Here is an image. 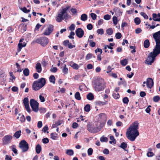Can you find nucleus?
<instances>
[{
    "label": "nucleus",
    "mask_w": 160,
    "mask_h": 160,
    "mask_svg": "<svg viewBox=\"0 0 160 160\" xmlns=\"http://www.w3.org/2000/svg\"><path fill=\"white\" fill-rule=\"evenodd\" d=\"M153 36L156 45L153 52L150 53L146 61V63L148 65H151L154 62L156 57L160 54V31L154 33Z\"/></svg>",
    "instance_id": "nucleus-1"
},
{
    "label": "nucleus",
    "mask_w": 160,
    "mask_h": 160,
    "mask_svg": "<svg viewBox=\"0 0 160 160\" xmlns=\"http://www.w3.org/2000/svg\"><path fill=\"white\" fill-rule=\"evenodd\" d=\"M138 123L136 122L131 124L127 129L126 135L127 138L132 141H134L136 137L139 135L138 130Z\"/></svg>",
    "instance_id": "nucleus-2"
},
{
    "label": "nucleus",
    "mask_w": 160,
    "mask_h": 160,
    "mask_svg": "<svg viewBox=\"0 0 160 160\" xmlns=\"http://www.w3.org/2000/svg\"><path fill=\"white\" fill-rule=\"evenodd\" d=\"M92 85L96 91L99 92L103 90L106 87L103 79L98 78L92 82Z\"/></svg>",
    "instance_id": "nucleus-3"
},
{
    "label": "nucleus",
    "mask_w": 160,
    "mask_h": 160,
    "mask_svg": "<svg viewBox=\"0 0 160 160\" xmlns=\"http://www.w3.org/2000/svg\"><path fill=\"white\" fill-rule=\"evenodd\" d=\"M46 80L44 78H41L35 81L32 85V88L35 91H37L43 87L46 84Z\"/></svg>",
    "instance_id": "nucleus-4"
},
{
    "label": "nucleus",
    "mask_w": 160,
    "mask_h": 160,
    "mask_svg": "<svg viewBox=\"0 0 160 160\" xmlns=\"http://www.w3.org/2000/svg\"><path fill=\"white\" fill-rule=\"evenodd\" d=\"M19 147L22 152H25L29 149L28 144L24 140H22L19 143Z\"/></svg>",
    "instance_id": "nucleus-5"
},
{
    "label": "nucleus",
    "mask_w": 160,
    "mask_h": 160,
    "mask_svg": "<svg viewBox=\"0 0 160 160\" xmlns=\"http://www.w3.org/2000/svg\"><path fill=\"white\" fill-rule=\"evenodd\" d=\"M87 129L90 132L92 133H96L100 131L102 128V127L99 128L98 127H95L94 125L88 124L87 125Z\"/></svg>",
    "instance_id": "nucleus-6"
},
{
    "label": "nucleus",
    "mask_w": 160,
    "mask_h": 160,
    "mask_svg": "<svg viewBox=\"0 0 160 160\" xmlns=\"http://www.w3.org/2000/svg\"><path fill=\"white\" fill-rule=\"evenodd\" d=\"M30 105L33 111L37 112L38 110V103L33 99H31L30 101Z\"/></svg>",
    "instance_id": "nucleus-7"
},
{
    "label": "nucleus",
    "mask_w": 160,
    "mask_h": 160,
    "mask_svg": "<svg viewBox=\"0 0 160 160\" xmlns=\"http://www.w3.org/2000/svg\"><path fill=\"white\" fill-rule=\"evenodd\" d=\"M53 30V26L52 25L50 24L47 28L43 34L45 36H49Z\"/></svg>",
    "instance_id": "nucleus-8"
},
{
    "label": "nucleus",
    "mask_w": 160,
    "mask_h": 160,
    "mask_svg": "<svg viewBox=\"0 0 160 160\" xmlns=\"http://www.w3.org/2000/svg\"><path fill=\"white\" fill-rule=\"evenodd\" d=\"M12 137L10 135H6L2 138L3 143L4 145H6L10 143L11 141Z\"/></svg>",
    "instance_id": "nucleus-9"
},
{
    "label": "nucleus",
    "mask_w": 160,
    "mask_h": 160,
    "mask_svg": "<svg viewBox=\"0 0 160 160\" xmlns=\"http://www.w3.org/2000/svg\"><path fill=\"white\" fill-rule=\"evenodd\" d=\"M64 13L62 11L58 13L57 16L56 18V20L57 22H60L64 19L63 15Z\"/></svg>",
    "instance_id": "nucleus-10"
},
{
    "label": "nucleus",
    "mask_w": 160,
    "mask_h": 160,
    "mask_svg": "<svg viewBox=\"0 0 160 160\" xmlns=\"http://www.w3.org/2000/svg\"><path fill=\"white\" fill-rule=\"evenodd\" d=\"M75 32L77 36L79 38H82L84 34L83 30L81 28H78L77 29Z\"/></svg>",
    "instance_id": "nucleus-11"
},
{
    "label": "nucleus",
    "mask_w": 160,
    "mask_h": 160,
    "mask_svg": "<svg viewBox=\"0 0 160 160\" xmlns=\"http://www.w3.org/2000/svg\"><path fill=\"white\" fill-rule=\"evenodd\" d=\"M23 102L27 111L29 112H30V109L29 105V101L28 98H25L23 99Z\"/></svg>",
    "instance_id": "nucleus-12"
},
{
    "label": "nucleus",
    "mask_w": 160,
    "mask_h": 160,
    "mask_svg": "<svg viewBox=\"0 0 160 160\" xmlns=\"http://www.w3.org/2000/svg\"><path fill=\"white\" fill-rule=\"evenodd\" d=\"M153 81L152 78H148L146 80V85L148 88H151L153 86Z\"/></svg>",
    "instance_id": "nucleus-13"
},
{
    "label": "nucleus",
    "mask_w": 160,
    "mask_h": 160,
    "mask_svg": "<svg viewBox=\"0 0 160 160\" xmlns=\"http://www.w3.org/2000/svg\"><path fill=\"white\" fill-rule=\"evenodd\" d=\"M42 42L41 45L42 46H45L46 45L48 44V39L46 37H42Z\"/></svg>",
    "instance_id": "nucleus-14"
},
{
    "label": "nucleus",
    "mask_w": 160,
    "mask_h": 160,
    "mask_svg": "<svg viewBox=\"0 0 160 160\" xmlns=\"http://www.w3.org/2000/svg\"><path fill=\"white\" fill-rule=\"evenodd\" d=\"M152 15L154 21H160V13H158V15L153 13Z\"/></svg>",
    "instance_id": "nucleus-15"
},
{
    "label": "nucleus",
    "mask_w": 160,
    "mask_h": 160,
    "mask_svg": "<svg viewBox=\"0 0 160 160\" xmlns=\"http://www.w3.org/2000/svg\"><path fill=\"white\" fill-rule=\"evenodd\" d=\"M62 64L63 65L62 66V72L65 74H67L68 73V69L66 67V64L62 63Z\"/></svg>",
    "instance_id": "nucleus-16"
},
{
    "label": "nucleus",
    "mask_w": 160,
    "mask_h": 160,
    "mask_svg": "<svg viewBox=\"0 0 160 160\" xmlns=\"http://www.w3.org/2000/svg\"><path fill=\"white\" fill-rule=\"evenodd\" d=\"M26 43L25 42L23 43H19L18 44V52H20L22 47H25L26 46Z\"/></svg>",
    "instance_id": "nucleus-17"
},
{
    "label": "nucleus",
    "mask_w": 160,
    "mask_h": 160,
    "mask_svg": "<svg viewBox=\"0 0 160 160\" xmlns=\"http://www.w3.org/2000/svg\"><path fill=\"white\" fill-rule=\"evenodd\" d=\"M36 69L38 72L40 73L42 71V67L41 64L39 62H38L36 64Z\"/></svg>",
    "instance_id": "nucleus-18"
},
{
    "label": "nucleus",
    "mask_w": 160,
    "mask_h": 160,
    "mask_svg": "<svg viewBox=\"0 0 160 160\" xmlns=\"http://www.w3.org/2000/svg\"><path fill=\"white\" fill-rule=\"evenodd\" d=\"M70 65L72 67L73 69H78L79 67L77 64L74 63L73 62H71L70 64Z\"/></svg>",
    "instance_id": "nucleus-19"
},
{
    "label": "nucleus",
    "mask_w": 160,
    "mask_h": 160,
    "mask_svg": "<svg viewBox=\"0 0 160 160\" xmlns=\"http://www.w3.org/2000/svg\"><path fill=\"white\" fill-rule=\"evenodd\" d=\"M51 138L53 140H56L58 138V135L55 132L52 133L50 135Z\"/></svg>",
    "instance_id": "nucleus-20"
},
{
    "label": "nucleus",
    "mask_w": 160,
    "mask_h": 160,
    "mask_svg": "<svg viewBox=\"0 0 160 160\" xmlns=\"http://www.w3.org/2000/svg\"><path fill=\"white\" fill-rule=\"evenodd\" d=\"M42 150V148L41 145L39 144H38L36 147V152L38 154L40 153Z\"/></svg>",
    "instance_id": "nucleus-21"
},
{
    "label": "nucleus",
    "mask_w": 160,
    "mask_h": 160,
    "mask_svg": "<svg viewBox=\"0 0 160 160\" xmlns=\"http://www.w3.org/2000/svg\"><path fill=\"white\" fill-rule=\"evenodd\" d=\"M87 98L90 100H92L94 99V96L92 94L91 92L89 93L87 96Z\"/></svg>",
    "instance_id": "nucleus-22"
},
{
    "label": "nucleus",
    "mask_w": 160,
    "mask_h": 160,
    "mask_svg": "<svg viewBox=\"0 0 160 160\" xmlns=\"http://www.w3.org/2000/svg\"><path fill=\"white\" fill-rule=\"evenodd\" d=\"M21 27L19 31L21 32H23L26 30V25L22 24L21 25Z\"/></svg>",
    "instance_id": "nucleus-23"
},
{
    "label": "nucleus",
    "mask_w": 160,
    "mask_h": 160,
    "mask_svg": "<svg viewBox=\"0 0 160 160\" xmlns=\"http://www.w3.org/2000/svg\"><path fill=\"white\" fill-rule=\"evenodd\" d=\"M150 43L148 40L146 39L144 42V46L145 48H147L149 46Z\"/></svg>",
    "instance_id": "nucleus-24"
},
{
    "label": "nucleus",
    "mask_w": 160,
    "mask_h": 160,
    "mask_svg": "<svg viewBox=\"0 0 160 160\" xmlns=\"http://www.w3.org/2000/svg\"><path fill=\"white\" fill-rule=\"evenodd\" d=\"M88 16L86 14H82L81 16V19L83 21H86L87 19Z\"/></svg>",
    "instance_id": "nucleus-25"
},
{
    "label": "nucleus",
    "mask_w": 160,
    "mask_h": 160,
    "mask_svg": "<svg viewBox=\"0 0 160 160\" xmlns=\"http://www.w3.org/2000/svg\"><path fill=\"white\" fill-rule=\"evenodd\" d=\"M21 130H19L16 132L14 135V136L16 138H19L21 134Z\"/></svg>",
    "instance_id": "nucleus-26"
},
{
    "label": "nucleus",
    "mask_w": 160,
    "mask_h": 160,
    "mask_svg": "<svg viewBox=\"0 0 160 160\" xmlns=\"http://www.w3.org/2000/svg\"><path fill=\"white\" fill-rule=\"evenodd\" d=\"M66 153L68 155L72 156L73 155L74 152L72 149H68L66 150Z\"/></svg>",
    "instance_id": "nucleus-27"
},
{
    "label": "nucleus",
    "mask_w": 160,
    "mask_h": 160,
    "mask_svg": "<svg viewBox=\"0 0 160 160\" xmlns=\"http://www.w3.org/2000/svg\"><path fill=\"white\" fill-rule=\"evenodd\" d=\"M75 98L78 100L81 99V97H80V94L79 92H77L75 94Z\"/></svg>",
    "instance_id": "nucleus-28"
},
{
    "label": "nucleus",
    "mask_w": 160,
    "mask_h": 160,
    "mask_svg": "<svg viewBox=\"0 0 160 160\" xmlns=\"http://www.w3.org/2000/svg\"><path fill=\"white\" fill-rule=\"evenodd\" d=\"M49 80L50 82L53 84L55 83V78L53 75H51L49 77Z\"/></svg>",
    "instance_id": "nucleus-29"
},
{
    "label": "nucleus",
    "mask_w": 160,
    "mask_h": 160,
    "mask_svg": "<svg viewBox=\"0 0 160 160\" xmlns=\"http://www.w3.org/2000/svg\"><path fill=\"white\" fill-rule=\"evenodd\" d=\"M61 124V123L60 121H58L57 122H55V123L52 124V128H54L56 127L57 126H59Z\"/></svg>",
    "instance_id": "nucleus-30"
},
{
    "label": "nucleus",
    "mask_w": 160,
    "mask_h": 160,
    "mask_svg": "<svg viewBox=\"0 0 160 160\" xmlns=\"http://www.w3.org/2000/svg\"><path fill=\"white\" fill-rule=\"evenodd\" d=\"M84 110L87 112H89L90 110V106L89 104L86 105L84 107Z\"/></svg>",
    "instance_id": "nucleus-31"
},
{
    "label": "nucleus",
    "mask_w": 160,
    "mask_h": 160,
    "mask_svg": "<svg viewBox=\"0 0 160 160\" xmlns=\"http://www.w3.org/2000/svg\"><path fill=\"white\" fill-rule=\"evenodd\" d=\"M23 73L25 76H28L29 75V71L28 68H25L23 71Z\"/></svg>",
    "instance_id": "nucleus-32"
},
{
    "label": "nucleus",
    "mask_w": 160,
    "mask_h": 160,
    "mask_svg": "<svg viewBox=\"0 0 160 160\" xmlns=\"http://www.w3.org/2000/svg\"><path fill=\"white\" fill-rule=\"evenodd\" d=\"M11 148L15 154H17L18 153L17 150L16 149V146L15 145H13L11 146Z\"/></svg>",
    "instance_id": "nucleus-33"
},
{
    "label": "nucleus",
    "mask_w": 160,
    "mask_h": 160,
    "mask_svg": "<svg viewBox=\"0 0 160 160\" xmlns=\"http://www.w3.org/2000/svg\"><path fill=\"white\" fill-rule=\"evenodd\" d=\"M96 103L97 105L103 106L106 104V103L105 102H102L100 101H98L96 102Z\"/></svg>",
    "instance_id": "nucleus-34"
},
{
    "label": "nucleus",
    "mask_w": 160,
    "mask_h": 160,
    "mask_svg": "<svg viewBox=\"0 0 160 160\" xmlns=\"http://www.w3.org/2000/svg\"><path fill=\"white\" fill-rule=\"evenodd\" d=\"M106 32L108 34L110 35L113 33V30L112 28H109L107 29Z\"/></svg>",
    "instance_id": "nucleus-35"
},
{
    "label": "nucleus",
    "mask_w": 160,
    "mask_h": 160,
    "mask_svg": "<svg viewBox=\"0 0 160 160\" xmlns=\"http://www.w3.org/2000/svg\"><path fill=\"white\" fill-rule=\"evenodd\" d=\"M20 9L22 11L24 12L25 13H28L30 11V9H27L25 7H24L23 8H20Z\"/></svg>",
    "instance_id": "nucleus-36"
},
{
    "label": "nucleus",
    "mask_w": 160,
    "mask_h": 160,
    "mask_svg": "<svg viewBox=\"0 0 160 160\" xmlns=\"http://www.w3.org/2000/svg\"><path fill=\"white\" fill-rule=\"evenodd\" d=\"M134 22L136 25L139 24L141 22L140 19L139 18L137 17L134 19Z\"/></svg>",
    "instance_id": "nucleus-37"
},
{
    "label": "nucleus",
    "mask_w": 160,
    "mask_h": 160,
    "mask_svg": "<svg viewBox=\"0 0 160 160\" xmlns=\"http://www.w3.org/2000/svg\"><path fill=\"white\" fill-rule=\"evenodd\" d=\"M120 147L121 148H122L125 150H126L125 149H126L127 147V144L125 142H122V143Z\"/></svg>",
    "instance_id": "nucleus-38"
},
{
    "label": "nucleus",
    "mask_w": 160,
    "mask_h": 160,
    "mask_svg": "<svg viewBox=\"0 0 160 160\" xmlns=\"http://www.w3.org/2000/svg\"><path fill=\"white\" fill-rule=\"evenodd\" d=\"M108 139L106 137H104L103 136L100 138V140L101 142H107L108 141Z\"/></svg>",
    "instance_id": "nucleus-39"
},
{
    "label": "nucleus",
    "mask_w": 160,
    "mask_h": 160,
    "mask_svg": "<svg viewBox=\"0 0 160 160\" xmlns=\"http://www.w3.org/2000/svg\"><path fill=\"white\" fill-rule=\"evenodd\" d=\"M121 64L123 66H125L128 63V61L126 59H124L123 60L121 61Z\"/></svg>",
    "instance_id": "nucleus-40"
},
{
    "label": "nucleus",
    "mask_w": 160,
    "mask_h": 160,
    "mask_svg": "<svg viewBox=\"0 0 160 160\" xmlns=\"http://www.w3.org/2000/svg\"><path fill=\"white\" fill-rule=\"evenodd\" d=\"M153 100L155 102H158L160 100V97L158 96H155L153 98Z\"/></svg>",
    "instance_id": "nucleus-41"
},
{
    "label": "nucleus",
    "mask_w": 160,
    "mask_h": 160,
    "mask_svg": "<svg viewBox=\"0 0 160 160\" xmlns=\"http://www.w3.org/2000/svg\"><path fill=\"white\" fill-rule=\"evenodd\" d=\"M112 21L113 24L115 25H116L118 23V19L117 17L116 16L113 17L112 18Z\"/></svg>",
    "instance_id": "nucleus-42"
},
{
    "label": "nucleus",
    "mask_w": 160,
    "mask_h": 160,
    "mask_svg": "<svg viewBox=\"0 0 160 160\" xmlns=\"http://www.w3.org/2000/svg\"><path fill=\"white\" fill-rule=\"evenodd\" d=\"M89 45L92 47H94L95 46L96 43L95 42H93L92 40L89 41Z\"/></svg>",
    "instance_id": "nucleus-43"
},
{
    "label": "nucleus",
    "mask_w": 160,
    "mask_h": 160,
    "mask_svg": "<svg viewBox=\"0 0 160 160\" xmlns=\"http://www.w3.org/2000/svg\"><path fill=\"white\" fill-rule=\"evenodd\" d=\"M115 37L117 39H120L122 37V34L120 32H117L116 34Z\"/></svg>",
    "instance_id": "nucleus-44"
},
{
    "label": "nucleus",
    "mask_w": 160,
    "mask_h": 160,
    "mask_svg": "<svg viewBox=\"0 0 160 160\" xmlns=\"http://www.w3.org/2000/svg\"><path fill=\"white\" fill-rule=\"evenodd\" d=\"M129 102V99L127 97H124L123 99V102L126 104H128Z\"/></svg>",
    "instance_id": "nucleus-45"
},
{
    "label": "nucleus",
    "mask_w": 160,
    "mask_h": 160,
    "mask_svg": "<svg viewBox=\"0 0 160 160\" xmlns=\"http://www.w3.org/2000/svg\"><path fill=\"white\" fill-rule=\"evenodd\" d=\"M93 152V149L92 148H89L88 150V153L89 156L91 155Z\"/></svg>",
    "instance_id": "nucleus-46"
},
{
    "label": "nucleus",
    "mask_w": 160,
    "mask_h": 160,
    "mask_svg": "<svg viewBox=\"0 0 160 160\" xmlns=\"http://www.w3.org/2000/svg\"><path fill=\"white\" fill-rule=\"evenodd\" d=\"M93 56L92 54L91 53H88L86 56V59L87 60H89Z\"/></svg>",
    "instance_id": "nucleus-47"
},
{
    "label": "nucleus",
    "mask_w": 160,
    "mask_h": 160,
    "mask_svg": "<svg viewBox=\"0 0 160 160\" xmlns=\"http://www.w3.org/2000/svg\"><path fill=\"white\" fill-rule=\"evenodd\" d=\"M74 35V32L73 31H71L70 33L69 36H68V37L70 39H74V37L73 36Z\"/></svg>",
    "instance_id": "nucleus-48"
},
{
    "label": "nucleus",
    "mask_w": 160,
    "mask_h": 160,
    "mask_svg": "<svg viewBox=\"0 0 160 160\" xmlns=\"http://www.w3.org/2000/svg\"><path fill=\"white\" fill-rule=\"evenodd\" d=\"M42 142L45 144L49 142V139L47 138H44L42 140Z\"/></svg>",
    "instance_id": "nucleus-49"
},
{
    "label": "nucleus",
    "mask_w": 160,
    "mask_h": 160,
    "mask_svg": "<svg viewBox=\"0 0 160 160\" xmlns=\"http://www.w3.org/2000/svg\"><path fill=\"white\" fill-rule=\"evenodd\" d=\"M141 15L142 16L143 18L145 19H148V16L146 15V14L144 12H141L140 13Z\"/></svg>",
    "instance_id": "nucleus-50"
},
{
    "label": "nucleus",
    "mask_w": 160,
    "mask_h": 160,
    "mask_svg": "<svg viewBox=\"0 0 160 160\" xmlns=\"http://www.w3.org/2000/svg\"><path fill=\"white\" fill-rule=\"evenodd\" d=\"M111 16L108 14L105 15L104 16V19L106 20H108L111 18Z\"/></svg>",
    "instance_id": "nucleus-51"
},
{
    "label": "nucleus",
    "mask_w": 160,
    "mask_h": 160,
    "mask_svg": "<svg viewBox=\"0 0 160 160\" xmlns=\"http://www.w3.org/2000/svg\"><path fill=\"white\" fill-rule=\"evenodd\" d=\"M69 43V41L68 40H65L63 42V44L65 46H68V45Z\"/></svg>",
    "instance_id": "nucleus-52"
},
{
    "label": "nucleus",
    "mask_w": 160,
    "mask_h": 160,
    "mask_svg": "<svg viewBox=\"0 0 160 160\" xmlns=\"http://www.w3.org/2000/svg\"><path fill=\"white\" fill-rule=\"evenodd\" d=\"M90 15L93 20H94L96 19L97 15L95 14L94 13H91Z\"/></svg>",
    "instance_id": "nucleus-53"
},
{
    "label": "nucleus",
    "mask_w": 160,
    "mask_h": 160,
    "mask_svg": "<svg viewBox=\"0 0 160 160\" xmlns=\"http://www.w3.org/2000/svg\"><path fill=\"white\" fill-rule=\"evenodd\" d=\"M16 64L17 66V68L18 69V70H17V72H21L22 71V70L21 69V67L20 65L18 63H16Z\"/></svg>",
    "instance_id": "nucleus-54"
},
{
    "label": "nucleus",
    "mask_w": 160,
    "mask_h": 160,
    "mask_svg": "<svg viewBox=\"0 0 160 160\" xmlns=\"http://www.w3.org/2000/svg\"><path fill=\"white\" fill-rule=\"evenodd\" d=\"M97 32L98 33L102 35L103 33V30L102 28L98 29L97 30Z\"/></svg>",
    "instance_id": "nucleus-55"
},
{
    "label": "nucleus",
    "mask_w": 160,
    "mask_h": 160,
    "mask_svg": "<svg viewBox=\"0 0 160 160\" xmlns=\"http://www.w3.org/2000/svg\"><path fill=\"white\" fill-rule=\"evenodd\" d=\"M75 25L74 24H72L69 27V30L71 31H73L75 29Z\"/></svg>",
    "instance_id": "nucleus-56"
},
{
    "label": "nucleus",
    "mask_w": 160,
    "mask_h": 160,
    "mask_svg": "<svg viewBox=\"0 0 160 160\" xmlns=\"http://www.w3.org/2000/svg\"><path fill=\"white\" fill-rule=\"evenodd\" d=\"M87 27L88 29L91 30L92 29L93 26L90 23L87 25Z\"/></svg>",
    "instance_id": "nucleus-57"
},
{
    "label": "nucleus",
    "mask_w": 160,
    "mask_h": 160,
    "mask_svg": "<svg viewBox=\"0 0 160 160\" xmlns=\"http://www.w3.org/2000/svg\"><path fill=\"white\" fill-rule=\"evenodd\" d=\"M110 139L112 140V141L113 142V143L115 144L116 143V140L115 139H114V137H113V136H110Z\"/></svg>",
    "instance_id": "nucleus-58"
},
{
    "label": "nucleus",
    "mask_w": 160,
    "mask_h": 160,
    "mask_svg": "<svg viewBox=\"0 0 160 160\" xmlns=\"http://www.w3.org/2000/svg\"><path fill=\"white\" fill-rule=\"evenodd\" d=\"M112 96L116 99H117L119 97V95L118 93L116 94L115 93H113L112 94Z\"/></svg>",
    "instance_id": "nucleus-59"
},
{
    "label": "nucleus",
    "mask_w": 160,
    "mask_h": 160,
    "mask_svg": "<svg viewBox=\"0 0 160 160\" xmlns=\"http://www.w3.org/2000/svg\"><path fill=\"white\" fill-rule=\"evenodd\" d=\"M147 156L148 157H151L154 155V154L152 152H148L147 153Z\"/></svg>",
    "instance_id": "nucleus-60"
},
{
    "label": "nucleus",
    "mask_w": 160,
    "mask_h": 160,
    "mask_svg": "<svg viewBox=\"0 0 160 160\" xmlns=\"http://www.w3.org/2000/svg\"><path fill=\"white\" fill-rule=\"evenodd\" d=\"M142 30L140 28H138L135 30V32L137 34H139L141 32Z\"/></svg>",
    "instance_id": "nucleus-61"
},
{
    "label": "nucleus",
    "mask_w": 160,
    "mask_h": 160,
    "mask_svg": "<svg viewBox=\"0 0 160 160\" xmlns=\"http://www.w3.org/2000/svg\"><path fill=\"white\" fill-rule=\"evenodd\" d=\"M146 95V93L143 91H141L140 93V95L142 97H143Z\"/></svg>",
    "instance_id": "nucleus-62"
},
{
    "label": "nucleus",
    "mask_w": 160,
    "mask_h": 160,
    "mask_svg": "<svg viewBox=\"0 0 160 160\" xmlns=\"http://www.w3.org/2000/svg\"><path fill=\"white\" fill-rule=\"evenodd\" d=\"M50 71L53 72H55L57 71V68L56 67H53L50 69Z\"/></svg>",
    "instance_id": "nucleus-63"
},
{
    "label": "nucleus",
    "mask_w": 160,
    "mask_h": 160,
    "mask_svg": "<svg viewBox=\"0 0 160 160\" xmlns=\"http://www.w3.org/2000/svg\"><path fill=\"white\" fill-rule=\"evenodd\" d=\"M78 126V124L76 122H73L72 124V127L74 128H76Z\"/></svg>",
    "instance_id": "nucleus-64"
}]
</instances>
